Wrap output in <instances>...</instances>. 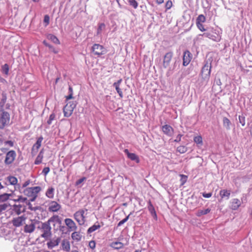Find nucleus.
I'll list each match as a JSON object with an SVG mask.
<instances>
[{
  "label": "nucleus",
  "mask_w": 252,
  "mask_h": 252,
  "mask_svg": "<svg viewBox=\"0 0 252 252\" xmlns=\"http://www.w3.org/2000/svg\"><path fill=\"white\" fill-rule=\"evenodd\" d=\"M211 68V62H209L207 61L204 64L201 70L200 76L201 78L207 83L209 81L210 77Z\"/></svg>",
  "instance_id": "obj_1"
},
{
  "label": "nucleus",
  "mask_w": 252,
  "mask_h": 252,
  "mask_svg": "<svg viewBox=\"0 0 252 252\" xmlns=\"http://www.w3.org/2000/svg\"><path fill=\"white\" fill-rule=\"evenodd\" d=\"M37 228L38 229H40L42 233L41 235V237L47 240L51 236V227L48 224V222L46 221L45 222H41V225L38 226Z\"/></svg>",
  "instance_id": "obj_2"
},
{
  "label": "nucleus",
  "mask_w": 252,
  "mask_h": 252,
  "mask_svg": "<svg viewBox=\"0 0 252 252\" xmlns=\"http://www.w3.org/2000/svg\"><path fill=\"white\" fill-rule=\"evenodd\" d=\"M41 188L39 186L28 188L24 190V193L28 196L32 197L31 201H33L36 198Z\"/></svg>",
  "instance_id": "obj_3"
},
{
  "label": "nucleus",
  "mask_w": 252,
  "mask_h": 252,
  "mask_svg": "<svg viewBox=\"0 0 252 252\" xmlns=\"http://www.w3.org/2000/svg\"><path fill=\"white\" fill-rule=\"evenodd\" d=\"M9 114L5 111L0 112V129H2L10 124Z\"/></svg>",
  "instance_id": "obj_4"
},
{
  "label": "nucleus",
  "mask_w": 252,
  "mask_h": 252,
  "mask_svg": "<svg viewBox=\"0 0 252 252\" xmlns=\"http://www.w3.org/2000/svg\"><path fill=\"white\" fill-rule=\"evenodd\" d=\"M17 154L14 150H10L6 153L4 160V164L6 165H11L15 161Z\"/></svg>",
  "instance_id": "obj_5"
},
{
  "label": "nucleus",
  "mask_w": 252,
  "mask_h": 252,
  "mask_svg": "<svg viewBox=\"0 0 252 252\" xmlns=\"http://www.w3.org/2000/svg\"><path fill=\"white\" fill-rule=\"evenodd\" d=\"M84 214L85 210L80 209L76 212L73 215L74 219L80 225H83L86 221V217Z\"/></svg>",
  "instance_id": "obj_6"
},
{
  "label": "nucleus",
  "mask_w": 252,
  "mask_h": 252,
  "mask_svg": "<svg viewBox=\"0 0 252 252\" xmlns=\"http://www.w3.org/2000/svg\"><path fill=\"white\" fill-rule=\"evenodd\" d=\"M92 51L94 55L98 57L104 55L106 53V49L99 44H94L92 48Z\"/></svg>",
  "instance_id": "obj_7"
},
{
  "label": "nucleus",
  "mask_w": 252,
  "mask_h": 252,
  "mask_svg": "<svg viewBox=\"0 0 252 252\" xmlns=\"http://www.w3.org/2000/svg\"><path fill=\"white\" fill-rule=\"evenodd\" d=\"M75 102H69L67 103L63 108L64 116L68 117L71 115L72 112L76 107Z\"/></svg>",
  "instance_id": "obj_8"
},
{
  "label": "nucleus",
  "mask_w": 252,
  "mask_h": 252,
  "mask_svg": "<svg viewBox=\"0 0 252 252\" xmlns=\"http://www.w3.org/2000/svg\"><path fill=\"white\" fill-rule=\"evenodd\" d=\"M64 223L67 226L68 232L75 231L77 229V226L75 222L71 219H65L64 220Z\"/></svg>",
  "instance_id": "obj_9"
},
{
  "label": "nucleus",
  "mask_w": 252,
  "mask_h": 252,
  "mask_svg": "<svg viewBox=\"0 0 252 252\" xmlns=\"http://www.w3.org/2000/svg\"><path fill=\"white\" fill-rule=\"evenodd\" d=\"M26 209V206L25 204H15L12 206V211L17 215H19L21 213L25 212Z\"/></svg>",
  "instance_id": "obj_10"
},
{
  "label": "nucleus",
  "mask_w": 252,
  "mask_h": 252,
  "mask_svg": "<svg viewBox=\"0 0 252 252\" xmlns=\"http://www.w3.org/2000/svg\"><path fill=\"white\" fill-rule=\"evenodd\" d=\"M199 36H205L214 41L219 42L220 40V36L216 33L204 32L203 34H200Z\"/></svg>",
  "instance_id": "obj_11"
},
{
  "label": "nucleus",
  "mask_w": 252,
  "mask_h": 252,
  "mask_svg": "<svg viewBox=\"0 0 252 252\" xmlns=\"http://www.w3.org/2000/svg\"><path fill=\"white\" fill-rule=\"evenodd\" d=\"M32 223L29 224H26L24 228V231L25 233H32L35 229V223L39 222L37 220H31Z\"/></svg>",
  "instance_id": "obj_12"
},
{
  "label": "nucleus",
  "mask_w": 252,
  "mask_h": 252,
  "mask_svg": "<svg viewBox=\"0 0 252 252\" xmlns=\"http://www.w3.org/2000/svg\"><path fill=\"white\" fill-rule=\"evenodd\" d=\"M173 56V53L172 52H169L165 54L163 61V66L164 68H167L169 66Z\"/></svg>",
  "instance_id": "obj_13"
},
{
  "label": "nucleus",
  "mask_w": 252,
  "mask_h": 252,
  "mask_svg": "<svg viewBox=\"0 0 252 252\" xmlns=\"http://www.w3.org/2000/svg\"><path fill=\"white\" fill-rule=\"evenodd\" d=\"M26 218L24 216L18 217L12 220V223L15 227H20L24 223Z\"/></svg>",
  "instance_id": "obj_14"
},
{
  "label": "nucleus",
  "mask_w": 252,
  "mask_h": 252,
  "mask_svg": "<svg viewBox=\"0 0 252 252\" xmlns=\"http://www.w3.org/2000/svg\"><path fill=\"white\" fill-rule=\"evenodd\" d=\"M43 138L42 136L38 138L36 143L33 145L32 148V154L34 156L38 151V149L41 147V143L43 141Z\"/></svg>",
  "instance_id": "obj_15"
},
{
  "label": "nucleus",
  "mask_w": 252,
  "mask_h": 252,
  "mask_svg": "<svg viewBox=\"0 0 252 252\" xmlns=\"http://www.w3.org/2000/svg\"><path fill=\"white\" fill-rule=\"evenodd\" d=\"M192 59V55L190 52L187 50L184 53L183 65L185 66H187L190 62Z\"/></svg>",
  "instance_id": "obj_16"
},
{
  "label": "nucleus",
  "mask_w": 252,
  "mask_h": 252,
  "mask_svg": "<svg viewBox=\"0 0 252 252\" xmlns=\"http://www.w3.org/2000/svg\"><path fill=\"white\" fill-rule=\"evenodd\" d=\"M61 208V206L58 202L55 201H52L49 203L48 210L52 212H56L59 211Z\"/></svg>",
  "instance_id": "obj_17"
},
{
  "label": "nucleus",
  "mask_w": 252,
  "mask_h": 252,
  "mask_svg": "<svg viewBox=\"0 0 252 252\" xmlns=\"http://www.w3.org/2000/svg\"><path fill=\"white\" fill-rule=\"evenodd\" d=\"M161 129L164 134L168 136H171L174 131L173 127L168 125L163 126Z\"/></svg>",
  "instance_id": "obj_18"
},
{
  "label": "nucleus",
  "mask_w": 252,
  "mask_h": 252,
  "mask_svg": "<svg viewBox=\"0 0 252 252\" xmlns=\"http://www.w3.org/2000/svg\"><path fill=\"white\" fill-rule=\"evenodd\" d=\"M61 241V238L59 237L57 238L56 239H53L50 240L49 242H47V245L49 249H52L55 247L58 246L60 243Z\"/></svg>",
  "instance_id": "obj_19"
},
{
  "label": "nucleus",
  "mask_w": 252,
  "mask_h": 252,
  "mask_svg": "<svg viewBox=\"0 0 252 252\" xmlns=\"http://www.w3.org/2000/svg\"><path fill=\"white\" fill-rule=\"evenodd\" d=\"M122 82V79H120L119 80H118L117 82L114 83V84H113V86L115 88V89H116L117 93L119 94L120 97L121 98L123 97V93L122 90L120 88V85Z\"/></svg>",
  "instance_id": "obj_20"
},
{
  "label": "nucleus",
  "mask_w": 252,
  "mask_h": 252,
  "mask_svg": "<svg viewBox=\"0 0 252 252\" xmlns=\"http://www.w3.org/2000/svg\"><path fill=\"white\" fill-rule=\"evenodd\" d=\"M241 205V201L238 198H234L231 202L230 208L233 210H237Z\"/></svg>",
  "instance_id": "obj_21"
},
{
  "label": "nucleus",
  "mask_w": 252,
  "mask_h": 252,
  "mask_svg": "<svg viewBox=\"0 0 252 252\" xmlns=\"http://www.w3.org/2000/svg\"><path fill=\"white\" fill-rule=\"evenodd\" d=\"M73 232L71 234L72 239L76 242L80 241L82 238V235L80 231H73Z\"/></svg>",
  "instance_id": "obj_22"
},
{
  "label": "nucleus",
  "mask_w": 252,
  "mask_h": 252,
  "mask_svg": "<svg viewBox=\"0 0 252 252\" xmlns=\"http://www.w3.org/2000/svg\"><path fill=\"white\" fill-rule=\"evenodd\" d=\"M124 152L127 155V157L131 160L135 161L136 163L139 162V157L135 154L129 153L127 149H126Z\"/></svg>",
  "instance_id": "obj_23"
},
{
  "label": "nucleus",
  "mask_w": 252,
  "mask_h": 252,
  "mask_svg": "<svg viewBox=\"0 0 252 252\" xmlns=\"http://www.w3.org/2000/svg\"><path fill=\"white\" fill-rule=\"evenodd\" d=\"M46 222H48V224L50 225L51 223H53V225H55L56 223H61V220L59 216L54 215L51 217Z\"/></svg>",
  "instance_id": "obj_24"
},
{
  "label": "nucleus",
  "mask_w": 252,
  "mask_h": 252,
  "mask_svg": "<svg viewBox=\"0 0 252 252\" xmlns=\"http://www.w3.org/2000/svg\"><path fill=\"white\" fill-rule=\"evenodd\" d=\"M148 205H149L148 208L149 212H150L151 215L153 217V218L157 220L158 219L157 213L155 211V208L153 204H152V202L150 200L148 201Z\"/></svg>",
  "instance_id": "obj_25"
},
{
  "label": "nucleus",
  "mask_w": 252,
  "mask_h": 252,
  "mask_svg": "<svg viewBox=\"0 0 252 252\" xmlns=\"http://www.w3.org/2000/svg\"><path fill=\"white\" fill-rule=\"evenodd\" d=\"M61 245L63 251L67 252H69L70 250V245L68 240L63 239Z\"/></svg>",
  "instance_id": "obj_26"
},
{
  "label": "nucleus",
  "mask_w": 252,
  "mask_h": 252,
  "mask_svg": "<svg viewBox=\"0 0 252 252\" xmlns=\"http://www.w3.org/2000/svg\"><path fill=\"white\" fill-rule=\"evenodd\" d=\"M43 158V149L41 150L36 157L35 161L34 164L36 165H38L42 162V159Z\"/></svg>",
  "instance_id": "obj_27"
},
{
  "label": "nucleus",
  "mask_w": 252,
  "mask_h": 252,
  "mask_svg": "<svg viewBox=\"0 0 252 252\" xmlns=\"http://www.w3.org/2000/svg\"><path fill=\"white\" fill-rule=\"evenodd\" d=\"M100 227L101 225L99 224L98 222H96L93 226L89 228V229L87 230V232L89 234L91 233L94 231H95L96 230L100 228Z\"/></svg>",
  "instance_id": "obj_28"
},
{
  "label": "nucleus",
  "mask_w": 252,
  "mask_h": 252,
  "mask_svg": "<svg viewBox=\"0 0 252 252\" xmlns=\"http://www.w3.org/2000/svg\"><path fill=\"white\" fill-rule=\"evenodd\" d=\"M110 247L114 249L119 250L124 247V244L120 242H114L111 243Z\"/></svg>",
  "instance_id": "obj_29"
},
{
  "label": "nucleus",
  "mask_w": 252,
  "mask_h": 252,
  "mask_svg": "<svg viewBox=\"0 0 252 252\" xmlns=\"http://www.w3.org/2000/svg\"><path fill=\"white\" fill-rule=\"evenodd\" d=\"M211 211V209L207 208L203 210H198L196 213V216L200 217L202 215H206L209 213Z\"/></svg>",
  "instance_id": "obj_30"
},
{
  "label": "nucleus",
  "mask_w": 252,
  "mask_h": 252,
  "mask_svg": "<svg viewBox=\"0 0 252 252\" xmlns=\"http://www.w3.org/2000/svg\"><path fill=\"white\" fill-rule=\"evenodd\" d=\"M46 196L49 198H53L54 196V189L52 187L48 189L46 192Z\"/></svg>",
  "instance_id": "obj_31"
},
{
  "label": "nucleus",
  "mask_w": 252,
  "mask_h": 252,
  "mask_svg": "<svg viewBox=\"0 0 252 252\" xmlns=\"http://www.w3.org/2000/svg\"><path fill=\"white\" fill-rule=\"evenodd\" d=\"M29 200L27 199L26 197H23L22 196H19L17 198V200H14V202H19L20 204L22 203V204L26 205L27 202H28Z\"/></svg>",
  "instance_id": "obj_32"
},
{
  "label": "nucleus",
  "mask_w": 252,
  "mask_h": 252,
  "mask_svg": "<svg viewBox=\"0 0 252 252\" xmlns=\"http://www.w3.org/2000/svg\"><path fill=\"white\" fill-rule=\"evenodd\" d=\"M6 180L9 182V184L11 185H15L18 182L17 179L15 177L12 176L7 177Z\"/></svg>",
  "instance_id": "obj_33"
},
{
  "label": "nucleus",
  "mask_w": 252,
  "mask_h": 252,
  "mask_svg": "<svg viewBox=\"0 0 252 252\" xmlns=\"http://www.w3.org/2000/svg\"><path fill=\"white\" fill-rule=\"evenodd\" d=\"M206 20V17L204 15L200 14L196 18V25L199 24H203L205 22Z\"/></svg>",
  "instance_id": "obj_34"
},
{
  "label": "nucleus",
  "mask_w": 252,
  "mask_h": 252,
  "mask_svg": "<svg viewBox=\"0 0 252 252\" xmlns=\"http://www.w3.org/2000/svg\"><path fill=\"white\" fill-rule=\"evenodd\" d=\"M223 126L225 127L227 130H229L230 129V125L231 122L230 120L226 117H224L223 118Z\"/></svg>",
  "instance_id": "obj_35"
},
{
  "label": "nucleus",
  "mask_w": 252,
  "mask_h": 252,
  "mask_svg": "<svg viewBox=\"0 0 252 252\" xmlns=\"http://www.w3.org/2000/svg\"><path fill=\"white\" fill-rule=\"evenodd\" d=\"M47 38L51 40L55 44H59L60 43L59 40L58 38L54 35L52 34H49L47 35Z\"/></svg>",
  "instance_id": "obj_36"
},
{
  "label": "nucleus",
  "mask_w": 252,
  "mask_h": 252,
  "mask_svg": "<svg viewBox=\"0 0 252 252\" xmlns=\"http://www.w3.org/2000/svg\"><path fill=\"white\" fill-rule=\"evenodd\" d=\"M220 195L222 198L224 197H227V198H228L230 195V191L226 189H222L220 191Z\"/></svg>",
  "instance_id": "obj_37"
},
{
  "label": "nucleus",
  "mask_w": 252,
  "mask_h": 252,
  "mask_svg": "<svg viewBox=\"0 0 252 252\" xmlns=\"http://www.w3.org/2000/svg\"><path fill=\"white\" fill-rule=\"evenodd\" d=\"M12 195L11 193H3L0 195V202H4L7 200L9 197Z\"/></svg>",
  "instance_id": "obj_38"
},
{
  "label": "nucleus",
  "mask_w": 252,
  "mask_h": 252,
  "mask_svg": "<svg viewBox=\"0 0 252 252\" xmlns=\"http://www.w3.org/2000/svg\"><path fill=\"white\" fill-rule=\"evenodd\" d=\"M9 66L7 63L4 64L1 67L2 72L6 75H8L9 74Z\"/></svg>",
  "instance_id": "obj_39"
},
{
  "label": "nucleus",
  "mask_w": 252,
  "mask_h": 252,
  "mask_svg": "<svg viewBox=\"0 0 252 252\" xmlns=\"http://www.w3.org/2000/svg\"><path fill=\"white\" fill-rule=\"evenodd\" d=\"M188 148L185 146H180L177 147V151L181 154H184L187 151Z\"/></svg>",
  "instance_id": "obj_40"
},
{
  "label": "nucleus",
  "mask_w": 252,
  "mask_h": 252,
  "mask_svg": "<svg viewBox=\"0 0 252 252\" xmlns=\"http://www.w3.org/2000/svg\"><path fill=\"white\" fill-rule=\"evenodd\" d=\"M105 28V25L104 24V23H100V24H98V28H97V35H99L100 34L102 31L104 30Z\"/></svg>",
  "instance_id": "obj_41"
},
{
  "label": "nucleus",
  "mask_w": 252,
  "mask_h": 252,
  "mask_svg": "<svg viewBox=\"0 0 252 252\" xmlns=\"http://www.w3.org/2000/svg\"><path fill=\"white\" fill-rule=\"evenodd\" d=\"M193 141L197 144L202 145L203 144L202 138L200 135L195 136L193 138Z\"/></svg>",
  "instance_id": "obj_42"
},
{
  "label": "nucleus",
  "mask_w": 252,
  "mask_h": 252,
  "mask_svg": "<svg viewBox=\"0 0 252 252\" xmlns=\"http://www.w3.org/2000/svg\"><path fill=\"white\" fill-rule=\"evenodd\" d=\"M129 3V4L133 7L134 9H136L138 7V3L136 0H127Z\"/></svg>",
  "instance_id": "obj_43"
},
{
  "label": "nucleus",
  "mask_w": 252,
  "mask_h": 252,
  "mask_svg": "<svg viewBox=\"0 0 252 252\" xmlns=\"http://www.w3.org/2000/svg\"><path fill=\"white\" fill-rule=\"evenodd\" d=\"M172 5H173V3H172V1L171 0H167L166 2L165 5V7L166 8V10H168L170 9L172 7Z\"/></svg>",
  "instance_id": "obj_44"
},
{
  "label": "nucleus",
  "mask_w": 252,
  "mask_h": 252,
  "mask_svg": "<svg viewBox=\"0 0 252 252\" xmlns=\"http://www.w3.org/2000/svg\"><path fill=\"white\" fill-rule=\"evenodd\" d=\"M55 114L54 113H52L49 117V120L47 121V124L50 125L52 124V121L55 120Z\"/></svg>",
  "instance_id": "obj_45"
},
{
  "label": "nucleus",
  "mask_w": 252,
  "mask_h": 252,
  "mask_svg": "<svg viewBox=\"0 0 252 252\" xmlns=\"http://www.w3.org/2000/svg\"><path fill=\"white\" fill-rule=\"evenodd\" d=\"M180 176L181 177V184H182V185H183L187 182L188 177H187V176L183 175V174H181Z\"/></svg>",
  "instance_id": "obj_46"
},
{
  "label": "nucleus",
  "mask_w": 252,
  "mask_h": 252,
  "mask_svg": "<svg viewBox=\"0 0 252 252\" xmlns=\"http://www.w3.org/2000/svg\"><path fill=\"white\" fill-rule=\"evenodd\" d=\"M8 206L9 205L6 203L0 204V213L2 212L3 211H5V210H6L7 208H8Z\"/></svg>",
  "instance_id": "obj_47"
},
{
  "label": "nucleus",
  "mask_w": 252,
  "mask_h": 252,
  "mask_svg": "<svg viewBox=\"0 0 252 252\" xmlns=\"http://www.w3.org/2000/svg\"><path fill=\"white\" fill-rule=\"evenodd\" d=\"M25 205L26 206L28 205L29 207V209L32 211H35L38 208V207H33L32 204L31 203V202L30 201L27 202V204Z\"/></svg>",
  "instance_id": "obj_48"
},
{
  "label": "nucleus",
  "mask_w": 252,
  "mask_h": 252,
  "mask_svg": "<svg viewBox=\"0 0 252 252\" xmlns=\"http://www.w3.org/2000/svg\"><path fill=\"white\" fill-rule=\"evenodd\" d=\"M196 27L201 32H205L206 31L203 24H196Z\"/></svg>",
  "instance_id": "obj_49"
},
{
  "label": "nucleus",
  "mask_w": 252,
  "mask_h": 252,
  "mask_svg": "<svg viewBox=\"0 0 252 252\" xmlns=\"http://www.w3.org/2000/svg\"><path fill=\"white\" fill-rule=\"evenodd\" d=\"M239 120L240 123L242 125V126H244L245 125V118L244 117L239 116Z\"/></svg>",
  "instance_id": "obj_50"
},
{
  "label": "nucleus",
  "mask_w": 252,
  "mask_h": 252,
  "mask_svg": "<svg viewBox=\"0 0 252 252\" xmlns=\"http://www.w3.org/2000/svg\"><path fill=\"white\" fill-rule=\"evenodd\" d=\"M50 17L48 15H46L44 18V22L45 23V27L49 25Z\"/></svg>",
  "instance_id": "obj_51"
},
{
  "label": "nucleus",
  "mask_w": 252,
  "mask_h": 252,
  "mask_svg": "<svg viewBox=\"0 0 252 252\" xmlns=\"http://www.w3.org/2000/svg\"><path fill=\"white\" fill-rule=\"evenodd\" d=\"M95 242L94 241H91L89 243V247L92 249V250H94V248H95Z\"/></svg>",
  "instance_id": "obj_52"
},
{
  "label": "nucleus",
  "mask_w": 252,
  "mask_h": 252,
  "mask_svg": "<svg viewBox=\"0 0 252 252\" xmlns=\"http://www.w3.org/2000/svg\"><path fill=\"white\" fill-rule=\"evenodd\" d=\"M4 144L6 145H8L10 147L14 146V142L11 140H7L4 142Z\"/></svg>",
  "instance_id": "obj_53"
},
{
  "label": "nucleus",
  "mask_w": 252,
  "mask_h": 252,
  "mask_svg": "<svg viewBox=\"0 0 252 252\" xmlns=\"http://www.w3.org/2000/svg\"><path fill=\"white\" fill-rule=\"evenodd\" d=\"M50 171V168L48 167H44L42 170V173L45 175L46 176L47 174Z\"/></svg>",
  "instance_id": "obj_54"
},
{
  "label": "nucleus",
  "mask_w": 252,
  "mask_h": 252,
  "mask_svg": "<svg viewBox=\"0 0 252 252\" xmlns=\"http://www.w3.org/2000/svg\"><path fill=\"white\" fill-rule=\"evenodd\" d=\"M202 195L205 198H209V197L212 196V193H211V192L207 193H202Z\"/></svg>",
  "instance_id": "obj_55"
},
{
  "label": "nucleus",
  "mask_w": 252,
  "mask_h": 252,
  "mask_svg": "<svg viewBox=\"0 0 252 252\" xmlns=\"http://www.w3.org/2000/svg\"><path fill=\"white\" fill-rule=\"evenodd\" d=\"M182 136H183L182 134H178L176 137V139L175 140H174V141L176 142H180L181 140V137Z\"/></svg>",
  "instance_id": "obj_56"
},
{
  "label": "nucleus",
  "mask_w": 252,
  "mask_h": 252,
  "mask_svg": "<svg viewBox=\"0 0 252 252\" xmlns=\"http://www.w3.org/2000/svg\"><path fill=\"white\" fill-rule=\"evenodd\" d=\"M86 179V178L85 177H83L81 179H80L79 180H78L77 182H76V185H79L80 184H81V183H82Z\"/></svg>",
  "instance_id": "obj_57"
},
{
  "label": "nucleus",
  "mask_w": 252,
  "mask_h": 252,
  "mask_svg": "<svg viewBox=\"0 0 252 252\" xmlns=\"http://www.w3.org/2000/svg\"><path fill=\"white\" fill-rule=\"evenodd\" d=\"M65 98L66 100L72 99L73 98V94H69L68 95L65 96Z\"/></svg>",
  "instance_id": "obj_58"
},
{
  "label": "nucleus",
  "mask_w": 252,
  "mask_h": 252,
  "mask_svg": "<svg viewBox=\"0 0 252 252\" xmlns=\"http://www.w3.org/2000/svg\"><path fill=\"white\" fill-rule=\"evenodd\" d=\"M43 43L44 44V45H45L46 46L49 48H52V46L49 44L45 40L43 41Z\"/></svg>",
  "instance_id": "obj_59"
},
{
  "label": "nucleus",
  "mask_w": 252,
  "mask_h": 252,
  "mask_svg": "<svg viewBox=\"0 0 252 252\" xmlns=\"http://www.w3.org/2000/svg\"><path fill=\"white\" fill-rule=\"evenodd\" d=\"M130 215H128L127 216H126L124 219L122 220L121 221L122 222L124 223H125L128 219L129 218V217Z\"/></svg>",
  "instance_id": "obj_60"
},
{
  "label": "nucleus",
  "mask_w": 252,
  "mask_h": 252,
  "mask_svg": "<svg viewBox=\"0 0 252 252\" xmlns=\"http://www.w3.org/2000/svg\"><path fill=\"white\" fill-rule=\"evenodd\" d=\"M29 183H30V181H27L25 182L24 183V184H23V187H27L28 185H29Z\"/></svg>",
  "instance_id": "obj_61"
},
{
  "label": "nucleus",
  "mask_w": 252,
  "mask_h": 252,
  "mask_svg": "<svg viewBox=\"0 0 252 252\" xmlns=\"http://www.w3.org/2000/svg\"><path fill=\"white\" fill-rule=\"evenodd\" d=\"M164 2V0H156V2L158 4H160Z\"/></svg>",
  "instance_id": "obj_62"
},
{
  "label": "nucleus",
  "mask_w": 252,
  "mask_h": 252,
  "mask_svg": "<svg viewBox=\"0 0 252 252\" xmlns=\"http://www.w3.org/2000/svg\"><path fill=\"white\" fill-rule=\"evenodd\" d=\"M50 49H51L52 50V51L53 52H54V53L55 54H57L58 53V51L57 50H56V49H55V48H54V47L52 46V48H49Z\"/></svg>",
  "instance_id": "obj_63"
},
{
  "label": "nucleus",
  "mask_w": 252,
  "mask_h": 252,
  "mask_svg": "<svg viewBox=\"0 0 252 252\" xmlns=\"http://www.w3.org/2000/svg\"><path fill=\"white\" fill-rule=\"evenodd\" d=\"M69 94H73V89L70 86L69 87Z\"/></svg>",
  "instance_id": "obj_64"
}]
</instances>
